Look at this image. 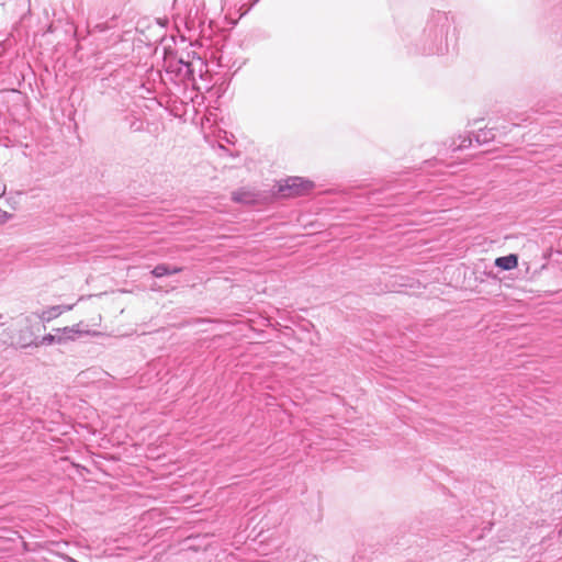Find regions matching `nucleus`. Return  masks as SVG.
<instances>
[{
    "label": "nucleus",
    "mask_w": 562,
    "mask_h": 562,
    "mask_svg": "<svg viewBox=\"0 0 562 562\" xmlns=\"http://www.w3.org/2000/svg\"><path fill=\"white\" fill-rule=\"evenodd\" d=\"M457 44V30L452 19L442 11L431 12L416 41V52L426 55H445Z\"/></svg>",
    "instance_id": "obj_1"
},
{
    "label": "nucleus",
    "mask_w": 562,
    "mask_h": 562,
    "mask_svg": "<svg viewBox=\"0 0 562 562\" xmlns=\"http://www.w3.org/2000/svg\"><path fill=\"white\" fill-rule=\"evenodd\" d=\"M195 67H199V77L202 78L206 66L200 57H193L191 60L179 58L176 63L169 61L168 71L176 72L180 81L195 82Z\"/></svg>",
    "instance_id": "obj_2"
},
{
    "label": "nucleus",
    "mask_w": 562,
    "mask_h": 562,
    "mask_svg": "<svg viewBox=\"0 0 562 562\" xmlns=\"http://www.w3.org/2000/svg\"><path fill=\"white\" fill-rule=\"evenodd\" d=\"M314 189V182L302 177H289L279 186V193L283 198L305 195Z\"/></svg>",
    "instance_id": "obj_3"
},
{
    "label": "nucleus",
    "mask_w": 562,
    "mask_h": 562,
    "mask_svg": "<svg viewBox=\"0 0 562 562\" xmlns=\"http://www.w3.org/2000/svg\"><path fill=\"white\" fill-rule=\"evenodd\" d=\"M10 345L20 349L38 347L37 337L27 318L23 325L11 330Z\"/></svg>",
    "instance_id": "obj_4"
},
{
    "label": "nucleus",
    "mask_w": 562,
    "mask_h": 562,
    "mask_svg": "<svg viewBox=\"0 0 562 562\" xmlns=\"http://www.w3.org/2000/svg\"><path fill=\"white\" fill-rule=\"evenodd\" d=\"M206 15L204 13V2L203 0H194L193 5L190 8L187 16H186V27L189 31L202 30L205 24Z\"/></svg>",
    "instance_id": "obj_5"
},
{
    "label": "nucleus",
    "mask_w": 562,
    "mask_h": 562,
    "mask_svg": "<svg viewBox=\"0 0 562 562\" xmlns=\"http://www.w3.org/2000/svg\"><path fill=\"white\" fill-rule=\"evenodd\" d=\"M82 331L79 329V325H74L71 327H64L57 329V335L46 334L42 337L41 340H37L38 346H48L54 342L63 344L67 340H74L76 336L80 335Z\"/></svg>",
    "instance_id": "obj_6"
},
{
    "label": "nucleus",
    "mask_w": 562,
    "mask_h": 562,
    "mask_svg": "<svg viewBox=\"0 0 562 562\" xmlns=\"http://www.w3.org/2000/svg\"><path fill=\"white\" fill-rule=\"evenodd\" d=\"M72 307L74 305L49 306L46 310H43L41 313H38L37 316L42 322H50L52 319L61 315L64 312L72 310Z\"/></svg>",
    "instance_id": "obj_7"
},
{
    "label": "nucleus",
    "mask_w": 562,
    "mask_h": 562,
    "mask_svg": "<svg viewBox=\"0 0 562 562\" xmlns=\"http://www.w3.org/2000/svg\"><path fill=\"white\" fill-rule=\"evenodd\" d=\"M518 265V256L515 254H510L507 256H502L495 259V266L503 270L509 271L517 267Z\"/></svg>",
    "instance_id": "obj_8"
},
{
    "label": "nucleus",
    "mask_w": 562,
    "mask_h": 562,
    "mask_svg": "<svg viewBox=\"0 0 562 562\" xmlns=\"http://www.w3.org/2000/svg\"><path fill=\"white\" fill-rule=\"evenodd\" d=\"M115 21H116V18L112 16L108 21L99 22V23H95L93 25H89V33L91 35H95V34H101V33L109 32V31L113 30L116 26Z\"/></svg>",
    "instance_id": "obj_9"
},
{
    "label": "nucleus",
    "mask_w": 562,
    "mask_h": 562,
    "mask_svg": "<svg viewBox=\"0 0 562 562\" xmlns=\"http://www.w3.org/2000/svg\"><path fill=\"white\" fill-rule=\"evenodd\" d=\"M182 271L181 267L169 266L166 263L157 265L153 270L151 274L156 278H161L165 276L176 274Z\"/></svg>",
    "instance_id": "obj_10"
},
{
    "label": "nucleus",
    "mask_w": 562,
    "mask_h": 562,
    "mask_svg": "<svg viewBox=\"0 0 562 562\" xmlns=\"http://www.w3.org/2000/svg\"><path fill=\"white\" fill-rule=\"evenodd\" d=\"M473 136L479 145H483L492 142L495 138V133L493 128H480Z\"/></svg>",
    "instance_id": "obj_11"
},
{
    "label": "nucleus",
    "mask_w": 562,
    "mask_h": 562,
    "mask_svg": "<svg viewBox=\"0 0 562 562\" xmlns=\"http://www.w3.org/2000/svg\"><path fill=\"white\" fill-rule=\"evenodd\" d=\"M459 143H457L456 140H452L450 147L453 151H457V150H462V149H465V148H469L471 145H472V137L471 136H467V137H459Z\"/></svg>",
    "instance_id": "obj_12"
},
{
    "label": "nucleus",
    "mask_w": 562,
    "mask_h": 562,
    "mask_svg": "<svg viewBox=\"0 0 562 562\" xmlns=\"http://www.w3.org/2000/svg\"><path fill=\"white\" fill-rule=\"evenodd\" d=\"M124 120L128 123L131 131L138 132L143 130V122L134 114H126Z\"/></svg>",
    "instance_id": "obj_13"
},
{
    "label": "nucleus",
    "mask_w": 562,
    "mask_h": 562,
    "mask_svg": "<svg viewBox=\"0 0 562 562\" xmlns=\"http://www.w3.org/2000/svg\"><path fill=\"white\" fill-rule=\"evenodd\" d=\"M233 200L238 203H250L252 201V196L244 191L233 192Z\"/></svg>",
    "instance_id": "obj_14"
},
{
    "label": "nucleus",
    "mask_w": 562,
    "mask_h": 562,
    "mask_svg": "<svg viewBox=\"0 0 562 562\" xmlns=\"http://www.w3.org/2000/svg\"><path fill=\"white\" fill-rule=\"evenodd\" d=\"M250 2L249 3H243L239 8V11H240V16L247 14L250 9L256 4L258 3L260 0H249Z\"/></svg>",
    "instance_id": "obj_15"
},
{
    "label": "nucleus",
    "mask_w": 562,
    "mask_h": 562,
    "mask_svg": "<svg viewBox=\"0 0 562 562\" xmlns=\"http://www.w3.org/2000/svg\"><path fill=\"white\" fill-rule=\"evenodd\" d=\"M12 217V214L0 209V225L7 223Z\"/></svg>",
    "instance_id": "obj_16"
},
{
    "label": "nucleus",
    "mask_w": 562,
    "mask_h": 562,
    "mask_svg": "<svg viewBox=\"0 0 562 562\" xmlns=\"http://www.w3.org/2000/svg\"><path fill=\"white\" fill-rule=\"evenodd\" d=\"M199 76V67H195V77Z\"/></svg>",
    "instance_id": "obj_17"
},
{
    "label": "nucleus",
    "mask_w": 562,
    "mask_h": 562,
    "mask_svg": "<svg viewBox=\"0 0 562 562\" xmlns=\"http://www.w3.org/2000/svg\"><path fill=\"white\" fill-rule=\"evenodd\" d=\"M69 562H78V561H77V560H75V559H72V558H70V559H69Z\"/></svg>",
    "instance_id": "obj_18"
},
{
    "label": "nucleus",
    "mask_w": 562,
    "mask_h": 562,
    "mask_svg": "<svg viewBox=\"0 0 562 562\" xmlns=\"http://www.w3.org/2000/svg\"><path fill=\"white\" fill-rule=\"evenodd\" d=\"M159 23L161 24V26H165V24L167 23V20L164 23L159 21Z\"/></svg>",
    "instance_id": "obj_19"
}]
</instances>
